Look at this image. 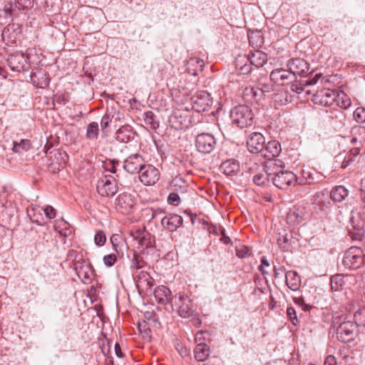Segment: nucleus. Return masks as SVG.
<instances>
[{
  "instance_id": "obj_12",
  "label": "nucleus",
  "mask_w": 365,
  "mask_h": 365,
  "mask_svg": "<svg viewBox=\"0 0 365 365\" xmlns=\"http://www.w3.org/2000/svg\"><path fill=\"white\" fill-rule=\"evenodd\" d=\"M270 79L274 83L278 85L289 84L297 80V77L294 74H292L289 68H275L270 73Z\"/></svg>"
},
{
  "instance_id": "obj_45",
  "label": "nucleus",
  "mask_w": 365,
  "mask_h": 365,
  "mask_svg": "<svg viewBox=\"0 0 365 365\" xmlns=\"http://www.w3.org/2000/svg\"><path fill=\"white\" fill-rule=\"evenodd\" d=\"M294 302L300 307L303 311L308 312L311 309L312 307L305 303L304 299L302 297H294Z\"/></svg>"
},
{
  "instance_id": "obj_31",
  "label": "nucleus",
  "mask_w": 365,
  "mask_h": 365,
  "mask_svg": "<svg viewBox=\"0 0 365 365\" xmlns=\"http://www.w3.org/2000/svg\"><path fill=\"white\" fill-rule=\"evenodd\" d=\"M133 138V133L130 127L122 126L116 132V139L123 143H127Z\"/></svg>"
},
{
  "instance_id": "obj_9",
  "label": "nucleus",
  "mask_w": 365,
  "mask_h": 365,
  "mask_svg": "<svg viewBox=\"0 0 365 365\" xmlns=\"http://www.w3.org/2000/svg\"><path fill=\"white\" fill-rule=\"evenodd\" d=\"M192 108L197 112H204L211 107L212 101L210 95L205 91H198L191 98Z\"/></svg>"
},
{
  "instance_id": "obj_47",
  "label": "nucleus",
  "mask_w": 365,
  "mask_h": 365,
  "mask_svg": "<svg viewBox=\"0 0 365 365\" xmlns=\"http://www.w3.org/2000/svg\"><path fill=\"white\" fill-rule=\"evenodd\" d=\"M254 38L256 39L255 42H252V44H255L257 47H260L264 42L261 31L258 30H256L255 31H252V39Z\"/></svg>"
},
{
  "instance_id": "obj_62",
  "label": "nucleus",
  "mask_w": 365,
  "mask_h": 365,
  "mask_svg": "<svg viewBox=\"0 0 365 365\" xmlns=\"http://www.w3.org/2000/svg\"><path fill=\"white\" fill-rule=\"evenodd\" d=\"M351 140H350V143L351 145H354V146H359V147H362L364 144H362V143H361L360 141H358V139L357 138L354 137V135H351Z\"/></svg>"
},
{
  "instance_id": "obj_27",
  "label": "nucleus",
  "mask_w": 365,
  "mask_h": 365,
  "mask_svg": "<svg viewBox=\"0 0 365 365\" xmlns=\"http://www.w3.org/2000/svg\"><path fill=\"white\" fill-rule=\"evenodd\" d=\"M210 355V349L205 343H198L195 349V358L199 361H204Z\"/></svg>"
},
{
  "instance_id": "obj_30",
  "label": "nucleus",
  "mask_w": 365,
  "mask_h": 365,
  "mask_svg": "<svg viewBox=\"0 0 365 365\" xmlns=\"http://www.w3.org/2000/svg\"><path fill=\"white\" fill-rule=\"evenodd\" d=\"M220 169L226 175H232L238 170L239 164L234 160H227L221 164Z\"/></svg>"
},
{
  "instance_id": "obj_37",
  "label": "nucleus",
  "mask_w": 365,
  "mask_h": 365,
  "mask_svg": "<svg viewBox=\"0 0 365 365\" xmlns=\"http://www.w3.org/2000/svg\"><path fill=\"white\" fill-rule=\"evenodd\" d=\"M344 284V277L341 275H334L331 278V286L332 289L336 291L341 289Z\"/></svg>"
},
{
  "instance_id": "obj_28",
  "label": "nucleus",
  "mask_w": 365,
  "mask_h": 365,
  "mask_svg": "<svg viewBox=\"0 0 365 365\" xmlns=\"http://www.w3.org/2000/svg\"><path fill=\"white\" fill-rule=\"evenodd\" d=\"M263 167V170L264 173H258L255 175L252 181L257 185H264L268 182L269 178L271 175H272V168L269 169L266 168L264 165H261Z\"/></svg>"
},
{
  "instance_id": "obj_57",
  "label": "nucleus",
  "mask_w": 365,
  "mask_h": 365,
  "mask_svg": "<svg viewBox=\"0 0 365 365\" xmlns=\"http://www.w3.org/2000/svg\"><path fill=\"white\" fill-rule=\"evenodd\" d=\"M118 238L119 236L118 235H113L110 237V242L113 245V249L115 250L118 255L120 254V250H118L119 245L118 244Z\"/></svg>"
},
{
  "instance_id": "obj_49",
  "label": "nucleus",
  "mask_w": 365,
  "mask_h": 365,
  "mask_svg": "<svg viewBox=\"0 0 365 365\" xmlns=\"http://www.w3.org/2000/svg\"><path fill=\"white\" fill-rule=\"evenodd\" d=\"M143 261L142 259V257H140L138 254L133 255V258L132 259V264L131 267H135L137 269H140L143 266Z\"/></svg>"
},
{
  "instance_id": "obj_46",
  "label": "nucleus",
  "mask_w": 365,
  "mask_h": 365,
  "mask_svg": "<svg viewBox=\"0 0 365 365\" xmlns=\"http://www.w3.org/2000/svg\"><path fill=\"white\" fill-rule=\"evenodd\" d=\"M287 222L289 224L299 223L302 217L295 211H290L287 216Z\"/></svg>"
},
{
  "instance_id": "obj_43",
  "label": "nucleus",
  "mask_w": 365,
  "mask_h": 365,
  "mask_svg": "<svg viewBox=\"0 0 365 365\" xmlns=\"http://www.w3.org/2000/svg\"><path fill=\"white\" fill-rule=\"evenodd\" d=\"M354 118L358 123L365 122V108H357L354 112Z\"/></svg>"
},
{
  "instance_id": "obj_8",
  "label": "nucleus",
  "mask_w": 365,
  "mask_h": 365,
  "mask_svg": "<svg viewBox=\"0 0 365 365\" xmlns=\"http://www.w3.org/2000/svg\"><path fill=\"white\" fill-rule=\"evenodd\" d=\"M118 190L117 181L111 175H106L98 181L97 191L101 196H113Z\"/></svg>"
},
{
  "instance_id": "obj_54",
  "label": "nucleus",
  "mask_w": 365,
  "mask_h": 365,
  "mask_svg": "<svg viewBox=\"0 0 365 365\" xmlns=\"http://www.w3.org/2000/svg\"><path fill=\"white\" fill-rule=\"evenodd\" d=\"M117 164H118V160H110L109 163H106V170H108L112 173H115Z\"/></svg>"
},
{
  "instance_id": "obj_32",
  "label": "nucleus",
  "mask_w": 365,
  "mask_h": 365,
  "mask_svg": "<svg viewBox=\"0 0 365 365\" xmlns=\"http://www.w3.org/2000/svg\"><path fill=\"white\" fill-rule=\"evenodd\" d=\"M267 61V57L264 52L259 50L252 51V66L259 68L262 66Z\"/></svg>"
},
{
  "instance_id": "obj_58",
  "label": "nucleus",
  "mask_w": 365,
  "mask_h": 365,
  "mask_svg": "<svg viewBox=\"0 0 365 365\" xmlns=\"http://www.w3.org/2000/svg\"><path fill=\"white\" fill-rule=\"evenodd\" d=\"M262 264L258 267V269L262 274L267 273L266 270L264 269L265 267H268L269 266V264L268 261L263 257L261 260Z\"/></svg>"
},
{
  "instance_id": "obj_10",
  "label": "nucleus",
  "mask_w": 365,
  "mask_h": 365,
  "mask_svg": "<svg viewBox=\"0 0 365 365\" xmlns=\"http://www.w3.org/2000/svg\"><path fill=\"white\" fill-rule=\"evenodd\" d=\"M143 158L138 153L132 154L123 162V169L130 174L139 173L145 165Z\"/></svg>"
},
{
  "instance_id": "obj_60",
  "label": "nucleus",
  "mask_w": 365,
  "mask_h": 365,
  "mask_svg": "<svg viewBox=\"0 0 365 365\" xmlns=\"http://www.w3.org/2000/svg\"><path fill=\"white\" fill-rule=\"evenodd\" d=\"M322 75L319 73L316 74L313 78L307 81L308 85H315L318 80L321 78Z\"/></svg>"
},
{
  "instance_id": "obj_40",
  "label": "nucleus",
  "mask_w": 365,
  "mask_h": 365,
  "mask_svg": "<svg viewBox=\"0 0 365 365\" xmlns=\"http://www.w3.org/2000/svg\"><path fill=\"white\" fill-rule=\"evenodd\" d=\"M113 115L110 112H107L102 118L101 121V130L105 132V130L109 126L110 123L113 118Z\"/></svg>"
},
{
  "instance_id": "obj_50",
  "label": "nucleus",
  "mask_w": 365,
  "mask_h": 365,
  "mask_svg": "<svg viewBox=\"0 0 365 365\" xmlns=\"http://www.w3.org/2000/svg\"><path fill=\"white\" fill-rule=\"evenodd\" d=\"M117 257L115 254H110L104 256L103 262L108 267L113 266L116 262Z\"/></svg>"
},
{
  "instance_id": "obj_22",
  "label": "nucleus",
  "mask_w": 365,
  "mask_h": 365,
  "mask_svg": "<svg viewBox=\"0 0 365 365\" xmlns=\"http://www.w3.org/2000/svg\"><path fill=\"white\" fill-rule=\"evenodd\" d=\"M21 34V29L18 24H11L5 27L2 31L1 36L4 41L7 43H16V39Z\"/></svg>"
},
{
  "instance_id": "obj_29",
  "label": "nucleus",
  "mask_w": 365,
  "mask_h": 365,
  "mask_svg": "<svg viewBox=\"0 0 365 365\" xmlns=\"http://www.w3.org/2000/svg\"><path fill=\"white\" fill-rule=\"evenodd\" d=\"M350 222L353 228L358 231L364 230L365 226V205L362 212L357 213L356 216H352Z\"/></svg>"
},
{
  "instance_id": "obj_48",
  "label": "nucleus",
  "mask_w": 365,
  "mask_h": 365,
  "mask_svg": "<svg viewBox=\"0 0 365 365\" xmlns=\"http://www.w3.org/2000/svg\"><path fill=\"white\" fill-rule=\"evenodd\" d=\"M249 247L243 245L236 247V254L239 257L243 258L246 256H249Z\"/></svg>"
},
{
  "instance_id": "obj_61",
  "label": "nucleus",
  "mask_w": 365,
  "mask_h": 365,
  "mask_svg": "<svg viewBox=\"0 0 365 365\" xmlns=\"http://www.w3.org/2000/svg\"><path fill=\"white\" fill-rule=\"evenodd\" d=\"M335 358L333 356H329L326 358L324 365H335Z\"/></svg>"
},
{
  "instance_id": "obj_14",
  "label": "nucleus",
  "mask_w": 365,
  "mask_h": 365,
  "mask_svg": "<svg viewBox=\"0 0 365 365\" xmlns=\"http://www.w3.org/2000/svg\"><path fill=\"white\" fill-rule=\"evenodd\" d=\"M139 179L145 185H154L159 179V171L152 165H145L139 173Z\"/></svg>"
},
{
  "instance_id": "obj_21",
  "label": "nucleus",
  "mask_w": 365,
  "mask_h": 365,
  "mask_svg": "<svg viewBox=\"0 0 365 365\" xmlns=\"http://www.w3.org/2000/svg\"><path fill=\"white\" fill-rule=\"evenodd\" d=\"M135 284L139 292H148L153 285V279L148 272L141 271L137 275Z\"/></svg>"
},
{
  "instance_id": "obj_52",
  "label": "nucleus",
  "mask_w": 365,
  "mask_h": 365,
  "mask_svg": "<svg viewBox=\"0 0 365 365\" xmlns=\"http://www.w3.org/2000/svg\"><path fill=\"white\" fill-rule=\"evenodd\" d=\"M44 213L46 216L49 219H53L56 217V210L55 209L51 206L47 205L44 209Z\"/></svg>"
},
{
  "instance_id": "obj_55",
  "label": "nucleus",
  "mask_w": 365,
  "mask_h": 365,
  "mask_svg": "<svg viewBox=\"0 0 365 365\" xmlns=\"http://www.w3.org/2000/svg\"><path fill=\"white\" fill-rule=\"evenodd\" d=\"M354 158H355L354 156L348 153L341 163V168H345L348 167L354 160Z\"/></svg>"
},
{
  "instance_id": "obj_7",
  "label": "nucleus",
  "mask_w": 365,
  "mask_h": 365,
  "mask_svg": "<svg viewBox=\"0 0 365 365\" xmlns=\"http://www.w3.org/2000/svg\"><path fill=\"white\" fill-rule=\"evenodd\" d=\"M349 194V191L342 185H339L333 187L330 192L324 190L318 192L315 195V201L318 203L323 202L322 198L329 197L335 202H342Z\"/></svg>"
},
{
  "instance_id": "obj_6",
  "label": "nucleus",
  "mask_w": 365,
  "mask_h": 365,
  "mask_svg": "<svg viewBox=\"0 0 365 365\" xmlns=\"http://www.w3.org/2000/svg\"><path fill=\"white\" fill-rule=\"evenodd\" d=\"M8 66L13 71L24 72L30 68L29 58L22 52H16L9 56Z\"/></svg>"
},
{
  "instance_id": "obj_1",
  "label": "nucleus",
  "mask_w": 365,
  "mask_h": 365,
  "mask_svg": "<svg viewBox=\"0 0 365 365\" xmlns=\"http://www.w3.org/2000/svg\"><path fill=\"white\" fill-rule=\"evenodd\" d=\"M281 152V145L277 141H269L264 147V151L260 154L258 159V165H264L266 168L270 169L278 166L282 163L279 160L275 159Z\"/></svg>"
},
{
  "instance_id": "obj_59",
  "label": "nucleus",
  "mask_w": 365,
  "mask_h": 365,
  "mask_svg": "<svg viewBox=\"0 0 365 365\" xmlns=\"http://www.w3.org/2000/svg\"><path fill=\"white\" fill-rule=\"evenodd\" d=\"M361 147H359V146H354V148H352L351 149H350V150L349 151V153L352 155L354 156V158L357 157L359 153H360V150H361Z\"/></svg>"
},
{
  "instance_id": "obj_39",
  "label": "nucleus",
  "mask_w": 365,
  "mask_h": 365,
  "mask_svg": "<svg viewBox=\"0 0 365 365\" xmlns=\"http://www.w3.org/2000/svg\"><path fill=\"white\" fill-rule=\"evenodd\" d=\"M144 121L146 124L150 125L153 129L159 125L158 123L155 120V115L152 111H147L144 113Z\"/></svg>"
},
{
  "instance_id": "obj_41",
  "label": "nucleus",
  "mask_w": 365,
  "mask_h": 365,
  "mask_svg": "<svg viewBox=\"0 0 365 365\" xmlns=\"http://www.w3.org/2000/svg\"><path fill=\"white\" fill-rule=\"evenodd\" d=\"M287 315L289 319L292 322L294 325H297L299 323V320L297 317L296 310L294 307H289L287 309Z\"/></svg>"
},
{
  "instance_id": "obj_11",
  "label": "nucleus",
  "mask_w": 365,
  "mask_h": 365,
  "mask_svg": "<svg viewBox=\"0 0 365 365\" xmlns=\"http://www.w3.org/2000/svg\"><path fill=\"white\" fill-rule=\"evenodd\" d=\"M216 144L214 136L209 133L199 134L195 140L196 148L202 153H210Z\"/></svg>"
},
{
  "instance_id": "obj_42",
  "label": "nucleus",
  "mask_w": 365,
  "mask_h": 365,
  "mask_svg": "<svg viewBox=\"0 0 365 365\" xmlns=\"http://www.w3.org/2000/svg\"><path fill=\"white\" fill-rule=\"evenodd\" d=\"M138 329L145 338L150 337V329L145 321L138 323Z\"/></svg>"
},
{
  "instance_id": "obj_44",
  "label": "nucleus",
  "mask_w": 365,
  "mask_h": 365,
  "mask_svg": "<svg viewBox=\"0 0 365 365\" xmlns=\"http://www.w3.org/2000/svg\"><path fill=\"white\" fill-rule=\"evenodd\" d=\"M94 241H95V244L97 246H99V247L103 246L106 241V236L105 232L102 230L98 231L95 235Z\"/></svg>"
},
{
  "instance_id": "obj_53",
  "label": "nucleus",
  "mask_w": 365,
  "mask_h": 365,
  "mask_svg": "<svg viewBox=\"0 0 365 365\" xmlns=\"http://www.w3.org/2000/svg\"><path fill=\"white\" fill-rule=\"evenodd\" d=\"M302 176L304 179L306 184H312L314 182V177L312 173H311L309 171L303 170L302 171Z\"/></svg>"
},
{
  "instance_id": "obj_4",
  "label": "nucleus",
  "mask_w": 365,
  "mask_h": 365,
  "mask_svg": "<svg viewBox=\"0 0 365 365\" xmlns=\"http://www.w3.org/2000/svg\"><path fill=\"white\" fill-rule=\"evenodd\" d=\"M364 258L362 250L357 247H351L345 252L342 264L345 267L356 269L363 264Z\"/></svg>"
},
{
  "instance_id": "obj_15",
  "label": "nucleus",
  "mask_w": 365,
  "mask_h": 365,
  "mask_svg": "<svg viewBox=\"0 0 365 365\" xmlns=\"http://www.w3.org/2000/svg\"><path fill=\"white\" fill-rule=\"evenodd\" d=\"M265 145V138L264 135L259 132H253L252 161H255V165H258V159H259L260 154L263 153Z\"/></svg>"
},
{
  "instance_id": "obj_19",
  "label": "nucleus",
  "mask_w": 365,
  "mask_h": 365,
  "mask_svg": "<svg viewBox=\"0 0 365 365\" xmlns=\"http://www.w3.org/2000/svg\"><path fill=\"white\" fill-rule=\"evenodd\" d=\"M183 219L176 214H168L161 218V225L167 230L173 232L182 225Z\"/></svg>"
},
{
  "instance_id": "obj_23",
  "label": "nucleus",
  "mask_w": 365,
  "mask_h": 365,
  "mask_svg": "<svg viewBox=\"0 0 365 365\" xmlns=\"http://www.w3.org/2000/svg\"><path fill=\"white\" fill-rule=\"evenodd\" d=\"M153 294L157 302L161 304H170L171 300L173 299L169 288L163 285L155 288Z\"/></svg>"
},
{
  "instance_id": "obj_2",
  "label": "nucleus",
  "mask_w": 365,
  "mask_h": 365,
  "mask_svg": "<svg viewBox=\"0 0 365 365\" xmlns=\"http://www.w3.org/2000/svg\"><path fill=\"white\" fill-rule=\"evenodd\" d=\"M170 305L172 310L176 311L182 317L188 318L193 314L192 300L181 293L173 296Z\"/></svg>"
},
{
  "instance_id": "obj_17",
  "label": "nucleus",
  "mask_w": 365,
  "mask_h": 365,
  "mask_svg": "<svg viewBox=\"0 0 365 365\" xmlns=\"http://www.w3.org/2000/svg\"><path fill=\"white\" fill-rule=\"evenodd\" d=\"M49 155H51L49 156L51 160L50 169L54 173L58 172L66 165L68 158L66 153L59 150H53L50 152Z\"/></svg>"
},
{
  "instance_id": "obj_51",
  "label": "nucleus",
  "mask_w": 365,
  "mask_h": 365,
  "mask_svg": "<svg viewBox=\"0 0 365 365\" xmlns=\"http://www.w3.org/2000/svg\"><path fill=\"white\" fill-rule=\"evenodd\" d=\"M179 201H180V197H179L178 194H177L175 192H173L169 194L168 197V202L169 204L175 205L179 202Z\"/></svg>"
},
{
  "instance_id": "obj_33",
  "label": "nucleus",
  "mask_w": 365,
  "mask_h": 365,
  "mask_svg": "<svg viewBox=\"0 0 365 365\" xmlns=\"http://www.w3.org/2000/svg\"><path fill=\"white\" fill-rule=\"evenodd\" d=\"M335 102L341 108L346 109L351 106V101L349 96L343 91H337V99Z\"/></svg>"
},
{
  "instance_id": "obj_26",
  "label": "nucleus",
  "mask_w": 365,
  "mask_h": 365,
  "mask_svg": "<svg viewBox=\"0 0 365 365\" xmlns=\"http://www.w3.org/2000/svg\"><path fill=\"white\" fill-rule=\"evenodd\" d=\"M79 278H89V272H91V266L85 260H77L73 267Z\"/></svg>"
},
{
  "instance_id": "obj_5",
  "label": "nucleus",
  "mask_w": 365,
  "mask_h": 365,
  "mask_svg": "<svg viewBox=\"0 0 365 365\" xmlns=\"http://www.w3.org/2000/svg\"><path fill=\"white\" fill-rule=\"evenodd\" d=\"M230 118L234 124L240 128L251 125V110L246 106H239L232 110Z\"/></svg>"
},
{
  "instance_id": "obj_64",
  "label": "nucleus",
  "mask_w": 365,
  "mask_h": 365,
  "mask_svg": "<svg viewBox=\"0 0 365 365\" xmlns=\"http://www.w3.org/2000/svg\"><path fill=\"white\" fill-rule=\"evenodd\" d=\"M115 354L117 356L121 357L123 356V354H122V351L120 349V346L119 344H118V343H116L115 344Z\"/></svg>"
},
{
  "instance_id": "obj_34",
  "label": "nucleus",
  "mask_w": 365,
  "mask_h": 365,
  "mask_svg": "<svg viewBox=\"0 0 365 365\" xmlns=\"http://www.w3.org/2000/svg\"><path fill=\"white\" fill-rule=\"evenodd\" d=\"M31 147V143L29 140L22 139L20 142H14L13 150L15 153H21L27 151Z\"/></svg>"
},
{
  "instance_id": "obj_20",
  "label": "nucleus",
  "mask_w": 365,
  "mask_h": 365,
  "mask_svg": "<svg viewBox=\"0 0 365 365\" xmlns=\"http://www.w3.org/2000/svg\"><path fill=\"white\" fill-rule=\"evenodd\" d=\"M117 209L122 213H128L135 204L134 197L128 193H122L116 199Z\"/></svg>"
},
{
  "instance_id": "obj_25",
  "label": "nucleus",
  "mask_w": 365,
  "mask_h": 365,
  "mask_svg": "<svg viewBox=\"0 0 365 365\" xmlns=\"http://www.w3.org/2000/svg\"><path fill=\"white\" fill-rule=\"evenodd\" d=\"M286 284L287 287L293 290L297 291L301 285V278L296 271H288L285 274Z\"/></svg>"
},
{
  "instance_id": "obj_35",
  "label": "nucleus",
  "mask_w": 365,
  "mask_h": 365,
  "mask_svg": "<svg viewBox=\"0 0 365 365\" xmlns=\"http://www.w3.org/2000/svg\"><path fill=\"white\" fill-rule=\"evenodd\" d=\"M98 131V124L96 122H92L87 127L86 137L90 140L97 139Z\"/></svg>"
},
{
  "instance_id": "obj_63",
  "label": "nucleus",
  "mask_w": 365,
  "mask_h": 365,
  "mask_svg": "<svg viewBox=\"0 0 365 365\" xmlns=\"http://www.w3.org/2000/svg\"><path fill=\"white\" fill-rule=\"evenodd\" d=\"M163 213H164V211L162 209L158 208V209L154 210H153L152 218H156L159 215H160Z\"/></svg>"
},
{
  "instance_id": "obj_18",
  "label": "nucleus",
  "mask_w": 365,
  "mask_h": 365,
  "mask_svg": "<svg viewBox=\"0 0 365 365\" xmlns=\"http://www.w3.org/2000/svg\"><path fill=\"white\" fill-rule=\"evenodd\" d=\"M287 66L296 77L297 75L302 76L309 71V65L307 61L299 58L289 59L287 63Z\"/></svg>"
},
{
  "instance_id": "obj_56",
  "label": "nucleus",
  "mask_w": 365,
  "mask_h": 365,
  "mask_svg": "<svg viewBox=\"0 0 365 365\" xmlns=\"http://www.w3.org/2000/svg\"><path fill=\"white\" fill-rule=\"evenodd\" d=\"M354 158H355L354 156L348 153L341 163V168H345L348 167L354 160Z\"/></svg>"
},
{
  "instance_id": "obj_38",
  "label": "nucleus",
  "mask_w": 365,
  "mask_h": 365,
  "mask_svg": "<svg viewBox=\"0 0 365 365\" xmlns=\"http://www.w3.org/2000/svg\"><path fill=\"white\" fill-rule=\"evenodd\" d=\"M34 0H15L14 7L19 10H28L33 7Z\"/></svg>"
},
{
  "instance_id": "obj_36",
  "label": "nucleus",
  "mask_w": 365,
  "mask_h": 365,
  "mask_svg": "<svg viewBox=\"0 0 365 365\" xmlns=\"http://www.w3.org/2000/svg\"><path fill=\"white\" fill-rule=\"evenodd\" d=\"M351 135H354L357 138L358 141L362 143V144L365 143V127L358 125L354 126L351 128Z\"/></svg>"
},
{
  "instance_id": "obj_24",
  "label": "nucleus",
  "mask_w": 365,
  "mask_h": 365,
  "mask_svg": "<svg viewBox=\"0 0 365 365\" xmlns=\"http://www.w3.org/2000/svg\"><path fill=\"white\" fill-rule=\"evenodd\" d=\"M235 66L242 75L249 74L251 72V61L250 54L238 55L235 59Z\"/></svg>"
},
{
  "instance_id": "obj_3",
  "label": "nucleus",
  "mask_w": 365,
  "mask_h": 365,
  "mask_svg": "<svg viewBox=\"0 0 365 365\" xmlns=\"http://www.w3.org/2000/svg\"><path fill=\"white\" fill-rule=\"evenodd\" d=\"M282 163L278 164V166L272 168V175L274 176L272 178L273 184L279 189H287L289 186L294 185L297 182L296 175L291 171H277L279 167H282Z\"/></svg>"
},
{
  "instance_id": "obj_16",
  "label": "nucleus",
  "mask_w": 365,
  "mask_h": 365,
  "mask_svg": "<svg viewBox=\"0 0 365 365\" xmlns=\"http://www.w3.org/2000/svg\"><path fill=\"white\" fill-rule=\"evenodd\" d=\"M316 103L324 106H331L337 99V91L322 89L314 96Z\"/></svg>"
},
{
  "instance_id": "obj_13",
  "label": "nucleus",
  "mask_w": 365,
  "mask_h": 365,
  "mask_svg": "<svg viewBox=\"0 0 365 365\" xmlns=\"http://www.w3.org/2000/svg\"><path fill=\"white\" fill-rule=\"evenodd\" d=\"M356 324L351 322H344L336 328V337L342 342H349L354 339Z\"/></svg>"
}]
</instances>
